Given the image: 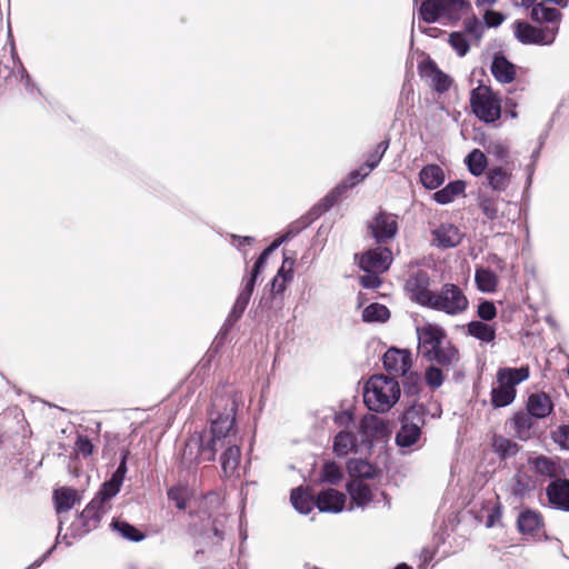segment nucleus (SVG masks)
I'll return each instance as SVG.
<instances>
[{
    "label": "nucleus",
    "mask_w": 569,
    "mask_h": 569,
    "mask_svg": "<svg viewBox=\"0 0 569 569\" xmlns=\"http://www.w3.org/2000/svg\"><path fill=\"white\" fill-rule=\"evenodd\" d=\"M238 392L232 386L220 387L213 398L210 409V431L202 432L204 437V460L216 459L218 450H223L237 437L234 429L238 408Z\"/></svg>",
    "instance_id": "obj_1"
},
{
    "label": "nucleus",
    "mask_w": 569,
    "mask_h": 569,
    "mask_svg": "<svg viewBox=\"0 0 569 569\" xmlns=\"http://www.w3.org/2000/svg\"><path fill=\"white\" fill-rule=\"evenodd\" d=\"M399 382L385 375H375L363 388V401L367 408L377 413L388 412L400 399Z\"/></svg>",
    "instance_id": "obj_2"
},
{
    "label": "nucleus",
    "mask_w": 569,
    "mask_h": 569,
    "mask_svg": "<svg viewBox=\"0 0 569 569\" xmlns=\"http://www.w3.org/2000/svg\"><path fill=\"white\" fill-rule=\"evenodd\" d=\"M530 376L529 367L500 368L497 371V386L491 390V405L495 408L507 407L516 399V387Z\"/></svg>",
    "instance_id": "obj_3"
},
{
    "label": "nucleus",
    "mask_w": 569,
    "mask_h": 569,
    "mask_svg": "<svg viewBox=\"0 0 569 569\" xmlns=\"http://www.w3.org/2000/svg\"><path fill=\"white\" fill-rule=\"evenodd\" d=\"M471 9L466 0H426L421 3L419 13L427 23L456 22Z\"/></svg>",
    "instance_id": "obj_4"
},
{
    "label": "nucleus",
    "mask_w": 569,
    "mask_h": 569,
    "mask_svg": "<svg viewBox=\"0 0 569 569\" xmlns=\"http://www.w3.org/2000/svg\"><path fill=\"white\" fill-rule=\"evenodd\" d=\"M427 410L423 405L415 403L402 415L396 443L400 448H411L421 439V429L426 423Z\"/></svg>",
    "instance_id": "obj_5"
},
{
    "label": "nucleus",
    "mask_w": 569,
    "mask_h": 569,
    "mask_svg": "<svg viewBox=\"0 0 569 569\" xmlns=\"http://www.w3.org/2000/svg\"><path fill=\"white\" fill-rule=\"evenodd\" d=\"M468 307L469 300L462 289L453 283H445L435 291L427 308L457 317L466 312Z\"/></svg>",
    "instance_id": "obj_6"
},
{
    "label": "nucleus",
    "mask_w": 569,
    "mask_h": 569,
    "mask_svg": "<svg viewBox=\"0 0 569 569\" xmlns=\"http://www.w3.org/2000/svg\"><path fill=\"white\" fill-rule=\"evenodd\" d=\"M470 103L472 112L483 122H495L501 116V101L487 86H479L471 91Z\"/></svg>",
    "instance_id": "obj_7"
},
{
    "label": "nucleus",
    "mask_w": 569,
    "mask_h": 569,
    "mask_svg": "<svg viewBox=\"0 0 569 569\" xmlns=\"http://www.w3.org/2000/svg\"><path fill=\"white\" fill-rule=\"evenodd\" d=\"M368 229L377 243L385 244L392 240L398 232V217L380 210L368 221Z\"/></svg>",
    "instance_id": "obj_8"
},
{
    "label": "nucleus",
    "mask_w": 569,
    "mask_h": 569,
    "mask_svg": "<svg viewBox=\"0 0 569 569\" xmlns=\"http://www.w3.org/2000/svg\"><path fill=\"white\" fill-rule=\"evenodd\" d=\"M558 27L537 28L527 22H516L515 36L525 44H551L557 36Z\"/></svg>",
    "instance_id": "obj_9"
},
{
    "label": "nucleus",
    "mask_w": 569,
    "mask_h": 569,
    "mask_svg": "<svg viewBox=\"0 0 569 569\" xmlns=\"http://www.w3.org/2000/svg\"><path fill=\"white\" fill-rule=\"evenodd\" d=\"M204 460V437L202 432L192 433L186 441L179 458V467L190 471Z\"/></svg>",
    "instance_id": "obj_10"
},
{
    "label": "nucleus",
    "mask_w": 569,
    "mask_h": 569,
    "mask_svg": "<svg viewBox=\"0 0 569 569\" xmlns=\"http://www.w3.org/2000/svg\"><path fill=\"white\" fill-rule=\"evenodd\" d=\"M430 277L426 271L418 270L406 282V289L412 301L422 307H428L435 291L429 289Z\"/></svg>",
    "instance_id": "obj_11"
},
{
    "label": "nucleus",
    "mask_w": 569,
    "mask_h": 569,
    "mask_svg": "<svg viewBox=\"0 0 569 569\" xmlns=\"http://www.w3.org/2000/svg\"><path fill=\"white\" fill-rule=\"evenodd\" d=\"M391 262V250L386 247H377L360 256L359 266L366 272H385Z\"/></svg>",
    "instance_id": "obj_12"
},
{
    "label": "nucleus",
    "mask_w": 569,
    "mask_h": 569,
    "mask_svg": "<svg viewBox=\"0 0 569 569\" xmlns=\"http://www.w3.org/2000/svg\"><path fill=\"white\" fill-rule=\"evenodd\" d=\"M418 348L422 357L430 353L440 342H445L446 331L435 323H426L417 327Z\"/></svg>",
    "instance_id": "obj_13"
},
{
    "label": "nucleus",
    "mask_w": 569,
    "mask_h": 569,
    "mask_svg": "<svg viewBox=\"0 0 569 569\" xmlns=\"http://www.w3.org/2000/svg\"><path fill=\"white\" fill-rule=\"evenodd\" d=\"M359 431L366 441H379L390 435L389 422L375 415H366L361 421Z\"/></svg>",
    "instance_id": "obj_14"
},
{
    "label": "nucleus",
    "mask_w": 569,
    "mask_h": 569,
    "mask_svg": "<svg viewBox=\"0 0 569 569\" xmlns=\"http://www.w3.org/2000/svg\"><path fill=\"white\" fill-rule=\"evenodd\" d=\"M550 506L557 510L569 512V480L556 478L546 488Z\"/></svg>",
    "instance_id": "obj_15"
},
{
    "label": "nucleus",
    "mask_w": 569,
    "mask_h": 569,
    "mask_svg": "<svg viewBox=\"0 0 569 569\" xmlns=\"http://www.w3.org/2000/svg\"><path fill=\"white\" fill-rule=\"evenodd\" d=\"M411 365V353L406 349L390 348L383 355V366L389 372L406 376Z\"/></svg>",
    "instance_id": "obj_16"
},
{
    "label": "nucleus",
    "mask_w": 569,
    "mask_h": 569,
    "mask_svg": "<svg viewBox=\"0 0 569 569\" xmlns=\"http://www.w3.org/2000/svg\"><path fill=\"white\" fill-rule=\"evenodd\" d=\"M427 360L436 362L442 367H455L460 359L458 349L447 339L440 342L430 353L423 356Z\"/></svg>",
    "instance_id": "obj_17"
},
{
    "label": "nucleus",
    "mask_w": 569,
    "mask_h": 569,
    "mask_svg": "<svg viewBox=\"0 0 569 569\" xmlns=\"http://www.w3.org/2000/svg\"><path fill=\"white\" fill-rule=\"evenodd\" d=\"M345 503L346 496L336 489L322 490L316 500V505L321 512H340Z\"/></svg>",
    "instance_id": "obj_18"
},
{
    "label": "nucleus",
    "mask_w": 569,
    "mask_h": 569,
    "mask_svg": "<svg viewBox=\"0 0 569 569\" xmlns=\"http://www.w3.org/2000/svg\"><path fill=\"white\" fill-rule=\"evenodd\" d=\"M512 169L508 166H495L486 172L489 187L496 192H503L511 183Z\"/></svg>",
    "instance_id": "obj_19"
},
{
    "label": "nucleus",
    "mask_w": 569,
    "mask_h": 569,
    "mask_svg": "<svg viewBox=\"0 0 569 569\" xmlns=\"http://www.w3.org/2000/svg\"><path fill=\"white\" fill-rule=\"evenodd\" d=\"M553 409L551 398L545 392L532 393L528 398L527 412L532 418L542 419L548 417Z\"/></svg>",
    "instance_id": "obj_20"
},
{
    "label": "nucleus",
    "mask_w": 569,
    "mask_h": 569,
    "mask_svg": "<svg viewBox=\"0 0 569 569\" xmlns=\"http://www.w3.org/2000/svg\"><path fill=\"white\" fill-rule=\"evenodd\" d=\"M433 242L441 248H452L460 243L461 232L460 230L451 224L443 223L433 230Z\"/></svg>",
    "instance_id": "obj_21"
},
{
    "label": "nucleus",
    "mask_w": 569,
    "mask_h": 569,
    "mask_svg": "<svg viewBox=\"0 0 569 569\" xmlns=\"http://www.w3.org/2000/svg\"><path fill=\"white\" fill-rule=\"evenodd\" d=\"M348 493L356 507L365 508L373 499L370 487L361 479H352L347 486Z\"/></svg>",
    "instance_id": "obj_22"
},
{
    "label": "nucleus",
    "mask_w": 569,
    "mask_h": 569,
    "mask_svg": "<svg viewBox=\"0 0 569 569\" xmlns=\"http://www.w3.org/2000/svg\"><path fill=\"white\" fill-rule=\"evenodd\" d=\"M516 4L526 8L532 7L531 18L536 21L556 22L560 19V11L556 8L545 7L541 2L536 3L537 0H515Z\"/></svg>",
    "instance_id": "obj_23"
},
{
    "label": "nucleus",
    "mask_w": 569,
    "mask_h": 569,
    "mask_svg": "<svg viewBox=\"0 0 569 569\" xmlns=\"http://www.w3.org/2000/svg\"><path fill=\"white\" fill-rule=\"evenodd\" d=\"M241 450L239 447L238 436L224 448L221 453V468L224 476H231L240 463Z\"/></svg>",
    "instance_id": "obj_24"
},
{
    "label": "nucleus",
    "mask_w": 569,
    "mask_h": 569,
    "mask_svg": "<svg viewBox=\"0 0 569 569\" xmlns=\"http://www.w3.org/2000/svg\"><path fill=\"white\" fill-rule=\"evenodd\" d=\"M491 72L497 81L510 83L516 78V66L503 56H495L491 62Z\"/></svg>",
    "instance_id": "obj_25"
},
{
    "label": "nucleus",
    "mask_w": 569,
    "mask_h": 569,
    "mask_svg": "<svg viewBox=\"0 0 569 569\" xmlns=\"http://www.w3.org/2000/svg\"><path fill=\"white\" fill-rule=\"evenodd\" d=\"M423 73L431 80L433 89L440 93L449 90L451 79L443 73L433 61H429L423 67Z\"/></svg>",
    "instance_id": "obj_26"
},
{
    "label": "nucleus",
    "mask_w": 569,
    "mask_h": 569,
    "mask_svg": "<svg viewBox=\"0 0 569 569\" xmlns=\"http://www.w3.org/2000/svg\"><path fill=\"white\" fill-rule=\"evenodd\" d=\"M421 184L429 190H435L445 181V172L438 164H427L419 173Z\"/></svg>",
    "instance_id": "obj_27"
},
{
    "label": "nucleus",
    "mask_w": 569,
    "mask_h": 569,
    "mask_svg": "<svg viewBox=\"0 0 569 569\" xmlns=\"http://www.w3.org/2000/svg\"><path fill=\"white\" fill-rule=\"evenodd\" d=\"M357 448V438L351 431L341 430L333 438V453L337 457H346Z\"/></svg>",
    "instance_id": "obj_28"
},
{
    "label": "nucleus",
    "mask_w": 569,
    "mask_h": 569,
    "mask_svg": "<svg viewBox=\"0 0 569 569\" xmlns=\"http://www.w3.org/2000/svg\"><path fill=\"white\" fill-rule=\"evenodd\" d=\"M517 525L521 533L533 535L541 528L542 518L537 511L525 510L518 516Z\"/></svg>",
    "instance_id": "obj_29"
},
{
    "label": "nucleus",
    "mask_w": 569,
    "mask_h": 569,
    "mask_svg": "<svg viewBox=\"0 0 569 569\" xmlns=\"http://www.w3.org/2000/svg\"><path fill=\"white\" fill-rule=\"evenodd\" d=\"M465 181L456 180L448 183L442 189L436 191L432 198L439 204H448L452 202L458 196L462 194L465 192Z\"/></svg>",
    "instance_id": "obj_30"
},
{
    "label": "nucleus",
    "mask_w": 569,
    "mask_h": 569,
    "mask_svg": "<svg viewBox=\"0 0 569 569\" xmlns=\"http://www.w3.org/2000/svg\"><path fill=\"white\" fill-rule=\"evenodd\" d=\"M475 282L479 291L491 293L497 290L498 277L492 270L479 267L475 272Z\"/></svg>",
    "instance_id": "obj_31"
},
{
    "label": "nucleus",
    "mask_w": 569,
    "mask_h": 569,
    "mask_svg": "<svg viewBox=\"0 0 569 569\" xmlns=\"http://www.w3.org/2000/svg\"><path fill=\"white\" fill-rule=\"evenodd\" d=\"M108 510L109 506H104L101 500L94 497L81 512V519L86 526L96 527L101 517L107 513Z\"/></svg>",
    "instance_id": "obj_32"
},
{
    "label": "nucleus",
    "mask_w": 569,
    "mask_h": 569,
    "mask_svg": "<svg viewBox=\"0 0 569 569\" xmlns=\"http://www.w3.org/2000/svg\"><path fill=\"white\" fill-rule=\"evenodd\" d=\"M56 511L58 513L69 511L78 501L79 497L74 489L61 488L53 495Z\"/></svg>",
    "instance_id": "obj_33"
},
{
    "label": "nucleus",
    "mask_w": 569,
    "mask_h": 569,
    "mask_svg": "<svg viewBox=\"0 0 569 569\" xmlns=\"http://www.w3.org/2000/svg\"><path fill=\"white\" fill-rule=\"evenodd\" d=\"M347 470L353 479H370L376 476V468L363 459H350L347 462Z\"/></svg>",
    "instance_id": "obj_34"
},
{
    "label": "nucleus",
    "mask_w": 569,
    "mask_h": 569,
    "mask_svg": "<svg viewBox=\"0 0 569 569\" xmlns=\"http://www.w3.org/2000/svg\"><path fill=\"white\" fill-rule=\"evenodd\" d=\"M468 333L485 343H490L496 338V328L483 321L475 320L468 323Z\"/></svg>",
    "instance_id": "obj_35"
},
{
    "label": "nucleus",
    "mask_w": 569,
    "mask_h": 569,
    "mask_svg": "<svg viewBox=\"0 0 569 569\" xmlns=\"http://www.w3.org/2000/svg\"><path fill=\"white\" fill-rule=\"evenodd\" d=\"M529 462L537 475L548 478H558L557 462L553 459L539 456L531 459Z\"/></svg>",
    "instance_id": "obj_36"
},
{
    "label": "nucleus",
    "mask_w": 569,
    "mask_h": 569,
    "mask_svg": "<svg viewBox=\"0 0 569 569\" xmlns=\"http://www.w3.org/2000/svg\"><path fill=\"white\" fill-rule=\"evenodd\" d=\"M465 163L469 172L475 177H479L482 173H485L486 168L488 166L485 152H482L479 149H473L472 151H470L465 158Z\"/></svg>",
    "instance_id": "obj_37"
},
{
    "label": "nucleus",
    "mask_w": 569,
    "mask_h": 569,
    "mask_svg": "<svg viewBox=\"0 0 569 569\" xmlns=\"http://www.w3.org/2000/svg\"><path fill=\"white\" fill-rule=\"evenodd\" d=\"M492 448L501 459L511 458L519 451V446L516 442L500 435H493Z\"/></svg>",
    "instance_id": "obj_38"
},
{
    "label": "nucleus",
    "mask_w": 569,
    "mask_h": 569,
    "mask_svg": "<svg viewBox=\"0 0 569 569\" xmlns=\"http://www.w3.org/2000/svg\"><path fill=\"white\" fill-rule=\"evenodd\" d=\"M293 262L289 261V259H284L281 268L278 270L277 276L271 281V291L274 295L282 293L287 288V282L292 278V267Z\"/></svg>",
    "instance_id": "obj_39"
},
{
    "label": "nucleus",
    "mask_w": 569,
    "mask_h": 569,
    "mask_svg": "<svg viewBox=\"0 0 569 569\" xmlns=\"http://www.w3.org/2000/svg\"><path fill=\"white\" fill-rule=\"evenodd\" d=\"M290 501L293 508L302 515H308L315 507L312 497L301 487L292 490Z\"/></svg>",
    "instance_id": "obj_40"
},
{
    "label": "nucleus",
    "mask_w": 569,
    "mask_h": 569,
    "mask_svg": "<svg viewBox=\"0 0 569 569\" xmlns=\"http://www.w3.org/2000/svg\"><path fill=\"white\" fill-rule=\"evenodd\" d=\"M511 425L515 430V435L525 440L529 437L530 429L532 427V417L529 412L518 411L511 419Z\"/></svg>",
    "instance_id": "obj_41"
},
{
    "label": "nucleus",
    "mask_w": 569,
    "mask_h": 569,
    "mask_svg": "<svg viewBox=\"0 0 569 569\" xmlns=\"http://www.w3.org/2000/svg\"><path fill=\"white\" fill-rule=\"evenodd\" d=\"M111 527L114 531H117L122 538L127 540L138 542L144 539L143 533H141L136 527L126 521L116 520L111 523Z\"/></svg>",
    "instance_id": "obj_42"
},
{
    "label": "nucleus",
    "mask_w": 569,
    "mask_h": 569,
    "mask_svg": "<svg viewBox=\"0 0 569 569\" xmlns=\"http://www.w3.org/2000/svg\"><path fill=\"white\" fill-rule=\"evenodd\" d=\"M389 316L388 308L380 303H371L362 311V319L366 322L386 321Z\"/></svg>",
    "instance_id": "obj_43"
},
{
    "label": "nucleus",
    "mask_w": 569,
    "mask_h": 569,
    "mask_svg": "<svg viewBox=\"0 0 569 569\" xmlns=\"http://www.w3.org/2000/svg\"><path fill=\"white\" fill-rule=\"evenodd\" d=\"M190 491L187 486L178 485L168 490V499L176 505L179 510L187 508Z\"/></svg>",
    "instance_id": "obj_44"
},
{
    "label": "nucleus",
    "mask_w": 569,
    "mask_h": 569,
    "mask_svg": "<svg viewBox=\"0 0 569 569\" xmlns=\"http://www.w3.org/2000/svg\"><path fill=\"white\" fill-rule=\"evenodd\" d=\"M531 490V481L528 476L518 473L510 483V493L517 498L525 497Z\"/></svg>",
    "instance_id": "obj_45"
},
{
    "label": "nucleus",
    "mask_w": 569,
    "mask_h": 569,
    "mask_svg": "<svg viewBox=\"0 0 569 569\" xmlns=\"http://www.w3.org/2000/svg\"><path fill=\"white\" fill-rule=\"evenodd\" d=\"M121 486H122L121 480H118V479L111 477L110 480L106 481L102 485V487L99 490V492L97 493L96 498L101 500V502L104 506H108L107 505L108 500H110L112 497H114L120 491Z\"/></svg>",
    "instance_id": "obj_46"
},
{
    "label": "nucleus",
    "mask_w": 569,
    "mask_h": 569,
    "mask_svg": "<svg viewBox=\"0 0 569 569\" xmlns=\"http://www.w3.org/2000/svg\"><path fill=\"white\" fill-rule=\"evenodd\" d=\"M389 148V140H383L379 142L375 150L368 156L366 162L363 163V169H367V171H372L375 168L378 167L381 159L383 158L386 151Z\"/></svg>",
    "instance_id": "obj_47"
},
{
    "label": "nucleus",
    "mask_w": 569,
    "mask_h": 569,
    "mask_svg": "<svg viewBox=\"0 0 569 569\" xmlns=\"http://www.w3.org/2000/svg\"><path fill=\"white\" fill-rule=\"evenodd\" d=\"M485 149L488 154L501 162H506V166H508L509 148L505 142L501 140H492L485 144Z\"/></svg>",
    "instance_id": "obj_48"
},
{
    "label": "nucleus",
    "mask_w": 569,
    "mask_h": 569,
    "mask_svg": "<svg viewBox=\"0 0 569 569\" xmlns=\"http://www.w3.org/2000/svg\"><path fill=\"white\" fill-rule=\"evenodd\" d=\"M342 478V471L340 467L333 462H326L320 473V480L331 485L338 483Z\"/></svg>",
    "instance_id": "obj_49"
},
{
    "label": "nucleus",
    "mask_w": 569,
    "mask_h": 569,
    "mask_svg": "<svg viewBox=\"0 0 569 569\" xmlns=\"http://www.w3.org/2000/svg\"><path fill=\"white\" fill-rule=\"evenodd\" d=\"M479 208L482 213L490 220H495L498 217V201L492 197L480 194Z\"/></svg>",
    "instance_id": "obj_50"
},
{
    "label": "nucleus",
    "mask_w": 569,
    "mask_h": 569,
    "mask_svg": "<svg viewBox=\"0 0 569 569\" xmlns=\"http://www.w3.org/2000/svg\"><path fill=\"white\" fill-rule=\"evenodd\" d=\"M449 43L459 57H463L470 49V43L463 32H452L449 36Z\"/></svg>",
    "instance_id": "obj_51"
},
{
    "label": "nucleus",
    "mask_w": 569,
    "mask_h": 569,
    "mask_svg": "<svg viewBox=\"0 0 569 569\" xmlns=\"http://www.w3.org/2000/svg\"><path fill=\"white\" fill-rule=\"evenodd\" d=\"M346 193V186L338 184L319 203V208L322 211L329 210L333 204H336L340 198Z\"/></svg>",
    "instance_id": "obj_52"
},
{
    "label": "nucleus",
    "mask_w": 569,
    "mask_h": 569,
    "mask_svg": "<svg viewBox=\"0 0 569 569\" xmlns=\"http://www.w3.org/2000/svg\"><path fill=\"white\" fill-rule=\"evenodd\" d=\"M485 27L476 18H467L465 20V31L476 41L480 40L483 33Z\"/></svg>",
    "instance_id": "obj_53"
},
{
    "label": "nucleus",
    "mask_w": 569,
    "mask_h": 569,
    "mask_svg": "<svg viewBox=\"0 0 569 569\" xmlns=\"http://www.w3.org/2000/svg\"><path fill=\"white\" fill-rule=\"evenodd\" d=\"M369 173H370V171H367V169H363V164H362L359 169L351 171L348 174L347 179L345 181H342L340 184L346 186V192H347L350 188H353L358 183L363 181L369 176Z\"/></svg>",
    "instance_id": "obj_54"
},
{
    "label": "nucleus",
    "mask_w": 569,
    "mask_h": 569,
    "mask_svg": "<svg viewBox=\"0 0 569 569\" xmlns=\"http://www.w3.org/2000/svg\"><path fill=\"white\" fill-rule=\"evenodd\" d=\"M477 315L483 321H491L497 316V308L493 302L485 300L478 305Z\"/></svg>",
    "instance_id": "obj_55"
},
{
    "label": "nucleus",
    "mask_w": 569,
    "mask_h": 569,
    "mask_svg": "<svg viewBox=\"0 0 569 569\" xmlns=\"http://www.w3.org/2000/svg\"><path fill=\"white\" fill-rule=\"evenodd\" d=\"M425 378H426V382L428 383V386L433 389L440 387L443 382V373H442L441 369H439L435 366H430L426 370Z\"/></svg>",
    "instance_id": "obj_56"
},
{
    "label": "nucleus",
    "mask_w": 569,
    "mask_h": 569,
    "mask_svg": "<svg viewBox=\"0 0 569 569\" xmlns=\"http://www.w3.org/2000/svg\"><path fill=\"white\" fill-rule=\"evenodd\" d=\"M552 437L562 449L569 450V425L560 426Z\"/></svg>",
    "instance_id": "obj_57"
},
{
    "label": "nucleus",
    "mask_w": 569,
    "mask_h": 569,
    "mask_svg": "<svg viewBox=\"0 0 569 569\" xmlns=\"http://www.w3.org/2000/svg\"><path fill=\"white\" fill-rule=\"evenodd\" d=\"M74 450L77 453L88 457L93 451V445L87 437L78 436Z\"/></svg>",
    "instance_id": "obj_58"
},
{
    "label": "nucleus",
    "mask_w": 569,
    "mask_h": 569,
    "mask_svg": "<svg viewBox=\"0 0 569 569\" xmlns=\"http://www.w3.org/2000/svg\"><path fill=\"white\" fill-rule=\"evenodd\" d=\"M262 269L263 268H258V263L254 262L250 276L244 280L241 291L252 295L257 278Z\"/></svg>",
    "instance_id": "obj_59"
},
{
    "label": "nucleus",
    "mask_w": 569,
    "mask_h": 569,
    "mask_svg": "<svg viewBox=\"0 0 569 569\" xmlns=\"http://www.w3.org/2000/svg\"><path fill=\"white\" fill-rule=\"evenodd\" d=\"M502 517V507L500 503H496L489 511L486 520V526L488 528L495 527L500 523Z\"/></svg>",
    "instance_id": "obj_60"
},
{
    "label": "nucleus",
    "mask_w": 569,
    "mask_h": 569,
    "mask_svg": "<svg viewBox=\"0 0 569 569\" xmlns=\"http://www.w3.org/2000/svg\"><path fill=\"white\" fill-rule=\"evenodd\" d=\"M378 272H367L360 277V283L363 288L375 289L378 288L381 283L380 278L377 274Z\"/></svg>",
    "instance_id": "obj_61"
},
{
    "label": "nucleus",
    "mask_w": 569,
    "mask_h": 569,
    "mask_svg": "<svg viewBox=\"0 0 569 569\" xmlns=\"http://www.w3.org/2000/svg\"><path fill=\"white\" fill-rule=\"evenodd\" d=\"M483 19L487 27L495 28L502 23L505 17L500 12L487 10Z\"/></svg>",
    "instance_id": "obj_62"
},
{
    "label": "nucleus",
    "mask_w": 569,
    "mask_h": 569,
    "mask_svg": "<svg viewBox=\"0 0 569 569\" xmlns=\"http://www.w3.org/2000/svg\"><path fill=\"white\" fill-rule=\"evenodd\" d=\"M333 421L338 427L348 428L352 423V415L349 411L335 412Z\"/></svg>",
    "instance_id": "obj_63"
},
{
    "label": "nucleus",
    "mask_w": 569,
    "mask_h": 569,
    "mask_svg": "<svg viewBox=\"0 0 569 569\" xmlns=\"http://www.w3.org/2000/svg\"><path fill=\"white\" fill-rule=\"evenodd\" d=\"M232 244L241 250L244 246H251L254 239L252 237L231 236Z\"/></svg>",
    "instance_id": "obj_64"
}]
</instances>
